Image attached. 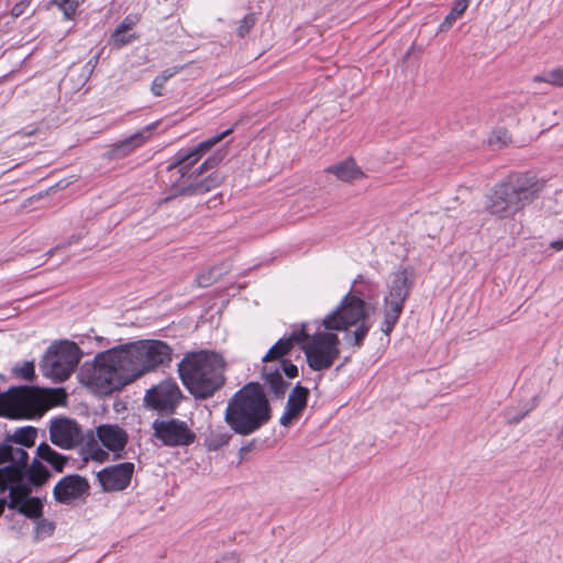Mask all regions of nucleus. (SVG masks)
Here are the masks:
<instances>
[{
	"label": "nucleus",
	"mask_w": 563,
	"mask_h": 563,
	"mask_svg": "<svg viewBox=\"0 0 563 563\" xmlns=\"http://www.w3.org/2000/svg\"><path fill=\"white\" fill-rule=\"evenodd\" d=\"M172 352L159 340H140L101 352L88 369V384L103 395L120 390L145 373L168 365Z\"/></svg>",
	"instance_id": "1"
},
{
	"label": "nucleus",
	"mask_w": 563,
	"mask_h": 563,
	"mask_svg": "<svg viewBox=\"0 0 563 563\" xmlns=\"http://www.w3.org/2000/svg\"><path fill=\"white\" fill-rule=\"evenodd\" d=\"M233 132V128L200 142L191 150L177 152L173 162L168 165V170L177 178L172 184L173 196H198L203 195L218 186L223 180V177L213 172L205 178H200L202 173L208 168H213L219 164L222 156H210L200 166L194 168V165L201 158L203 154L210 151L214 145L221 142L225 136Z\"/></svg>",
	"instance_id": "2"
},
{
	"label": "nucleus",
	"mask_w": 563,
	"mask_h": 563,
	"mask_svg": "<svg viewBox=\"0 0 563 563\" xmlns=\"http://www.w3.org/2000/svg\"><path fill=\"white\" fill-rule=\"evenodd\" d=\"M272 417L268 399L258 383H247L240 388L228 401L224 421L240 435H250Z\"/></svg>",
	"instance_id": "3"
},
{
	"label": "nucleus",
	"mask_w": 563,
	"mask_h": 563,
	"mask_svg": "<svg viewBox=\"0 0 563 563\" xmlns=\"http://www.w3.org/2000/svg\"><path fill=\"white\" fill-rule=\"evenodd\" d=\"M224 361L212 351L186 353L178 364L179 377L187 390L197 399L214 395L225 383Z\"/></svg>",
	"instance_id": "4"
},
{
	"label": "nucleus",
	"mask_w": 563,
	"mask_h": 563,
	"mask_svg": "<svg viewBox=\"0 0 563 563\" xmlns=\"http://www.w3.org/2000/svg\"><path fill=\"white\" fill-rule=\"evenodd\" d=\"M542 185L529 175H514L497 183L486 197L485 210L499 219L514 217L532 203Z\"/></svg>",
	"instance_id": "5"
},
{
	"label": "nucleus",
	"mask_w": 563,
	"mask_h": 563,
	"mask_svg": "<svg viewBox=\"0 0 563 563\" xmlns=\"http://www.w3.org/2000/svg\"><path fill=\"white\" fill-rule=\"evenodd\" d=\"M413 282L407 269L397 271L387 284V292L383 302L384 319L380 330L388 336L397 324L409 298Z\"/></svg>",
	"instance_id": "6"
},
{
	"label": "nucleus",
	"mask_w": 563,
	"mask_h": 563,
	"mask_svg": "<svg viewBox=\"0 0 563 563\" xmlns=\"http://www.w3.org/2000/svg\"><path fill=\"white\" fill-rule=\"evenodd\" d=\"M80 357L81 352L76 343L60 341L48 347L42 360L41 371L44 376L55 382H64L75 371Z\"/></svg>",
	"instance_id": "7"
},
{
	"label": "nucleus",
	"mask_w": 563,
	"mask_h": 563,
	"mask_svg": "<svg viewBox=\"0 0 563 563\" xmlns=\"http://www.w3.org/2000/svg\"><path fill=\"white\" fill-rule=\"evenodd\" d=\"M339 336L331 332H317L303 346L308 366L316 372L329 369L340 355Z\"/></svg>",
	"instance_id": "8"
},
{
	"label": "nucleus",
	"mask_w": 563,
	"mask_h": 563,
	"mask_svg": "<svg viewBox=\"0 0 563 563\" xmlns=\"http://www.w3.org/2000/svg\"><path fill=\"white\" fill-rule=\"evenodd\" d=\"M367 317L365 301L352 294V289L342 298L335 310L327 314L322 325L327 330H347L349 327L365 322Z\"/></svg>",
	"instance_id": "9"
},
{
	"label": "nucleus",
	"mask_w": 563,
	"mask_h": 563,
	"mask_svg": "<svg viewBox=\"0 0 563 563\" xmlns=\"http://www.w3.org/2000/svg\"><path fill=\"white\" fill-rule=\"evenodd\" d=\"M152 429L154 438L169 448L189 446L197 439L196 433L186 421L170 416L155 419Z\"/></svg>",
	"instance_id": "10"
},
{
	"label": "nucleus",
	"mask_w": 563,
	"mask_h": 563,
	"mask_svg": "<svg viewBox=\"0 0 563 563\" xmlns=\"http://www.w3.org/2000/svg\"><path fill=\"white\" fill-rule=\"evenodd\" d=\"M29 454L21 446L0 443V493L12 487L16 479L21 478L23 468L27 466Z\"/></svg>",
	"instance_id": "11"
},
{
	"label": "nucleus",
	"mask_w": 563,
	"mask_h": 563,
	"mask_svg": "<svg viewBox=\"0 0 563 563\" xmlns=\"http://www.w3.org/2000/svg\"><path fill=\"white\" fill-rule=\"evenodd\" d=\"M181 399L183 393L177 383L173 379H165L146 390L144 405L159 415L172 416Z\"/></svg>",
	"instance_id": "12"
},
{
	"label": "nucleus",
	"mask_w": 563,
	"mask_h": 563,
	"mask_svg": "<svg viewBox=\"0 0 563 563\" xmlns=\"http://www.w3.org/2000/svg\"><path fill=\"white\" fill-rule=\"evenodd\" d=\"M51 442L64 450H70L84 441V432L76 420L67 417L53 418L49 421Z\"/></svg>",
	"instance_id": "13"
},
{
	"label": "nucleus",
	"mask_w": 563,
	"mask_h": 563,
	"mask_svg": "<svg viewBox=\"0 0 563 563\" xmlns=\"http://www.w3.org/2000/svg\"><path fill=\"white\" fill-rule=\"evenodd\" d=\"M133 473L134 464L132 462H123L99 471L97 478L103 492H121L130 485Z\"/></svg>",
	"instance_id": "14"
},
{
	"label": "nucleus",
	"mask_w": 563,
	"mask_h": 563,
	"mask_svg": "<svg viewBox=\"0 0 563 563\" xmlns=\"http://www.w3.org/2000/svg\"><path fill=\"white\" fill-rule=\"evenodd\" d=\"M36 402V394L30 387L11 388L5 393H0V411L5 410L12 415H24L32 411Z\"/></svg>",
	"instance_id": "15"
},
{
	"label": "nucleus",
	"mask_w": 563,
	"mask_h": 563,
	"mask_svg": "<svg viewBox=\"0 0 563 563\" xmlns=\"http://www.w3.org/2000/svg\"><path fill=\"white\" fill-rule=\"evenodd\" d=\"M90 485L86 477L79 474H70L62 477L53 488L54 499L64 505L87 496Z\"/></svg>",
	"instance_id": "16"
},
{
	"label": "nucleus",
	"mask_w": 563,
	"mask_h": 563,
	"mask_svg": "<svg viewBox=\"0 0 563 563\" xmlns=\"http://www.w3.org/2000/svg\"><path fill=\"white\" fill-rule=\"evenodd\" d=\"M282 372L288 378H294L298 375L297 366L289 360H282L278 366L266 364L262 368V376L265 383L268 385L269 390L278 399L284 398L286 390L289 387V383L283 378Z\"/></svg>",
	"instance_id": "17"
},
{
	"label": "nucleus",
	"mask_w": 563,
	"mask_h": 563,
	"mask_svg": "<svg viewBox=\"0 0 563 563\" xmlns=\"http://www.w3.org/2000/svg\"><path fill=\"white\" fill-rule=\"evenodd\" d=\"M51 476L49 470L38 459H33L23 468L21 478L16 479L12 487L23 496L31 495L33 490L46 484Z\"/></svg>",
	"instance_id": "18"
},
{
	"label": "nucleus",
	"mask_w": 563,
	"mask_h": 563,
	"mask_svg": "<svg viewBox=\"0 0 563 563\" xmlns=\"http://www.w3.org/2000/svg\"><path fill=\"white\" fill-rule=\"evenodd\" d=\"M8 495V507L16 510L19 514L30 518L40 519L43 515V501L38 497L31 495L23 496L21 493L15 492V487H10Z\"/></svg>",
	"instance_id": "19"
},
{
	"label": "nucleus",
	"mask_w": 563,
	"mask_h": 563,
	"mask_svg": "<svg viewBox=\"0 0 563 563\" xmlns=\"http://www.w3.org/2000/svg\"><path fill=\"white\" fill-rule=\"evenodd\" d=\"M309 335L306 331V325L302 324L300 328L295 329L288 336L279 339L262 357L264 363L280 360L285 355L289 354L290 351L301 343L308 340Z\"/></svg>",
	"instance_id": "20"
},
{
	"label": "nucleus",
	"mask_w": 563,
	"mask_h": 563,
	"mask_svg": "<svg viewBox=\"0 0 563 563\" xmlns=\"http://www.w3.org/2000/svg\"><path fill=\"white\" fill-rule=\"evenodd\" d=\"M309 389L298 383L288 396L285 410L279 418V423L287 427L294 419H297L307 407Z\"/></svg>",
	"instance_id": "21"
},
{
	"label": "nucleus",
	"mask_w": 563,
	"mask_h": 563,
	"mask_svg": "<svg viewBox=\"0 0 563 563\" xmlns=\"http://www.w3.org/2000/svg\"><path fill=\"white\" fill-rule=\"evenodd\" d=\"M96 435L104 448L114 453L123 451L129 441L126 431L118 424H100L96 428Z\"/></svg>",
	"instance_id": "22"
},
{
	"label": "nucleus",
	"mask_w": 563,
	"mask_h": 563,
	"mask_svg": "<svg viewBox=\"0 0 563 563\" xmlns=\"http://www.w3.org/2000/svg\"><path fill=\"white\" fill-rule=\"evenodd\" d=\"M325 172L335 175L338 179L346 183L364 177V173L353 158H346L338 164L331 165Z\"/></svg>",
	"instance_id": "23"
},
{
	"label": "nucleus",
	"mask_w": 563,
	"mask_h": 563,
	"mask_svg": "<svg viewBox=\"0 0 563 563\" xmlns=\"http://www.w3.org/2000/svg\"><path fill=\"white\" fill-rule=\"evenodd\" d=\"M37 459L48 463L57 473H63L69 463V457L56 452L46 442L40 443L36 449Z\"/></svg>",
	"instance_id": "24"
},
{
	"label": "nucleus",
	"mask_w": 563,
	"mask_h": 563,
	"mask_svg": "<svg viewBox=\"0 0 563 563\" xmlns=\"http://www.w3.org/2000/svg\"><path fill=\"white\" fill-rule=\"evenodd\" d=\"M153 125H147L144 131L136 132L131 136L118 142L113 148L112 154L114 157H124L131 154L135 148L142 146L146 140L145 132H150Z\"/></svg>",
	"instance_id": "25"
},
{
	"label": "nucleus",
	"mask_w": 563,
	"mask_h": 563,
	"mask_svg": "<svg viewBox=\"0 0 563 563\" xmlns=\"http://www.w3.org/2000/svg\"><path fill=\"white\" fill-rule=\"evenodd\" d=\"M37 437V429L31 426L21 427L5 435L4 440L8 444L21 446L24 450L32 448L35 444Z\"/></svg>",
	"instance_id": "26"
},
{
	"label": "nucleus",
	"mask_w": 563,
	"mask_h": 563,
	"mask_svg": "<svg viewBox=\"0 0 563 563\" xmlns=\"http://www.w3.org/2000/svg\"><path fill=\"white\" fill-rule=\"evenodd\" d=\"M231 438L232 435L227 431L214 430L205 439V445L208 451H218L228 444Z\"/></svg>",
	"instance_id": "27"
},
{
	"label": "nucleus",
	"mask_w": 563,
	"mask_h": 563,
	"mask_svg": "<svg viewBox=\"0 0 563 563\" xmlns=\"http://www.w3.org/2000/svg\"><path fill=\"white\" fill-rule=\"evenodd\" d=\"M371 325L366 322H361L354 331H347L344 339L346 342L355 347H362L364 340L368 334Z\"/></svg>",
	"instance_id": "28"
},
{
	"label": "nucleus",
	"mask_w": 563,
	"mask_h": 563,
	"mask_svg": "<svg viewBox=\"0 0 563 563\" xmlns=\"http://www.w3.org/2000/svg\"><path fill=\"white\" fill-rule=\"evenodd\" d=\"M467 7L465 4V0H456L451 11L441 23L440 29L443 31L451 27L455 23V21L463 15Z\"/></svg>",
	"instance_id": "29"
},
{
	"label": "nucleus",
	"mask_w": 563,
	"mask_h": 563,
	"mask_svg": "<svg viewBox=\"0 0 563 563\" xmlns=\"http://www.w3.org/2000/svg\"><path fill=\"white\" fill-rule=\"evenodd\" d=\"M51 3L57 7L64 14L66 20H71L77 13L79 0H52Z\"/></svg>",
	"instance_id": "30"
},
{
	"label": "nucleus",
	"mask_w": 563,
	"mask_h": 563,
	"mask_svg": "<svg viewBox=\"0 0 563 563\" xmlns=\"http://www.w3.org/2000/svg\"><path fill=\"white\" fill-rule=\"evenodd\" d=\"M36 520H37L36 526H35L36 539L49 537L54 533L55 523L53 521H49L47 519H42V517Z\"/></svg>",
	"instance_id": "31"
},
{
	"label": "nucleus",
	"mask_w": 563,
	"mask_h": 563,
	"mask_svg": "<svg viewBox=\"0 0 563 563\" xmlns=\"http://www.w3.org/2000/svg\"><path fill=\"white\" fill-rule=\"evenodd\" d=\"M534 80L563 87V69L559 68L551 70L544 76H537Z\"/></svg>",
	"instance_id": "32"
},
{
	"label": "nucleus",
	"mask_w": 563,
	"mask_h": 563,
	"mask_svg": "<svg viewBox=\"0 0 563 563\" xmlns=\"http://www.w3.org/2000/svg\"><path fill=\"white\" fill-rule=\"evenodd\" d=\"M134 38L135 37L133 34H129L117 29L111 35V42L113 46L117 48L125 46L126 44L131 43Z\"/></svg>",
	"instance_id": "33"
},
{
	"label": "nucleus",
	"mask_w": 563,
	"mask_h": 563,
	"mask_svg": "<svg viewBox=\"0 0 563 563\" xmlns=\"http://www.w3.org/2000/svg\"><path fill=\"white\" fill-rule=\"evenodd\" d=\"M14 373L24 379L32 380L35 377L34 362H24L21 366L14 367Z\"/></svg>",
	"instance_id": "34"
},
{
	"label": "nucleus",
	"mask_w": 563,
	"mask_h": 563,
	"mask_svg": "<svg viewBox=\"0 0 563 563\" xmlns=\"http://www.w3.org/2000/svg\"><path fill=\"white\" fill-rule=\"evenodd\" d=\"M254 24H255L254 14L245 15L239 23V27L236 30L238 35L240 37H244L246 34H249V32L254 26Z\"/></svg>",
	"instance_id": "35"
},
{
	"label": "nucleus",
	"mask_w": 563,
	"mask_h": 563,
	"mask_svg": "<svg viewBox=\"0 0 563 563\" xmlns=\"http://www.w3.org/2000/svg\"><path fill=\"white\" fill-rule=\"evenodd\" d=\"M183 69H184V66L175 65L173 67H169V68H166L165 70H163L161 74L157 75V77H159L161 79H163L166 82L169 78L174 77L175 75L180 73Z\"/></svg>",
	"instance_id": "36"
},
{
	"label": "nucleus",
	"mask_w": 563,
	"mask_h": 563,
	"mask_svg": "<svg viewBox=\"0 0 563 563\" xmlns=\"http://www.w3.org/2000/svg\"><path fill=\"white\" fill-rule=\"evenodd\" d=\"M217 277L213 276V269L210 271L208 274H201L197 277V283L200 287H208L210 286Z\"/></svg>",
	"instance_id": "37"
},
{
	"label": "nucleus",
	"mask_w": 563,
	"mask_h": 563,
	"mask_svg": "<svg viewBox=\"0 0 563 563\" xmlns=\"http://www.w3.org/2000/svg\"><path fill=\"white\" fill-rule=\"evenodd\" d=\"M531 410V408H526L523 411L517 415H511L510 412L507 413V422L510 424H517L519 423Z\"/></svg>",
	"instance_id": "38"
},
{
	"label": "nucleus",
	"mask_w": 563,
	"mask_h": 563,
	"mask_svg": "<svg viewBox=\"0 0 563 563\" xmlns=\"http://www.w3.org/2000/svg\"><path fill=\"white\" fill-rule=\"evenodd\" d=\"M165 84L166 82L163 79H161L159 77L156 76L152 82V87H151L152 92L155 96H162Z\"/></svg>",
	"instance_id": "39"
},
{
	"label": "nucleus",
	"mask_w": 563,
	"mask_h": 563,
	"mask_svg": "<svg viewBox=\"0 0 563 563\" xmlns=\"http://www.w3.org/2000/svg\"><path fill=\"white\" fill-rule=\"evenodd\" d=\"M135 25V21L132 16H126L124 20L117 26V30L128 33Z\"/></svg>",
	"instance_id": "40"
},
{
	"label": "nucleus",
	"mask_w": 563,
	"mask_h": 563,
	"mask_svg": "<svg viewBox=\"0 0 563 563\" xmlns=\"http://www.w3.org/2000/svg\"><path fill=\"white\" fill-rule=\"evenodd\" d=\"M27 5H29L27 1H21V2L16 3V4H14L12 10H11V14L14 18L21 16L25 12V9H26Z\"/></svg>",
	"instance_id": "41"
},
{
	"label": "nucleus",
	"mask_w": 563,
	"mask_h": 563,
	"mask_svg": "<svg viewBox=\"0 0 563 563\" xmlns=\"http://www.w3.org/2000/svg\"><path fill=\"white\" fill-rule=\"evenodd\" d=\"M99 58H100V53H96L85 65V70L88 73V74H91L93 68L96 67V65L98 64L99 62Z\"/></svg>",
	"instance_id": "42"
},
{
	"label": "nucleus",
	"mask_w": 563,
	"mask_h": 563,
	"mask_svg": "<svg viewBox=\"0 0 563 563\" xmlns=\"http://www.w3.org/2000/svg\"><path fill=\"white\" fill-rule=\"evenodd\" d=\"M217 563H240V559L235 553H227L222 555Z\"/></svg>",
	"instance_id": "43"
},
{
	"label": "nucleus",
	"mask_w": 563,
	"mask_h": 563,
	"mask_svg": "<svg viewBox=\"0 0 563 563\" xmlns=\"http://www.w3.org/2000/svg\"><path fill=\"white\" fill-rule=\"evenodd\" d=\"M495 135H496V141L490 140L492 144L499 143L500 145H504L507 143L508 135L505 130H499V131L495 132Z\"/></svg>",
	"instance_id": "44"
},
{
	"label": "nucleus",
	"mask_w": 563,
	"mask_h": 563,
	"mask_svg": "<svg viewBox=\"0 0 563 563\" xmlns=\"http://www.w3.org/2000/svg\"><path fill=\"white\" fill-rule=\"evenodd\" d=\"M550 246L552 249H554L555 251H562L563 250V238L552 241Z\"/></svg>",
	"instance_id": "45"
},
{
	"label": "nucleus",
	"mask_w": 563,
	"mask_h": 563,
	"mask_svg": "<svg viewBox=\"0 0 563 563\" xmlns=\"http://www.w3.org/2000/svg\"><path fill=\"white\" fill-rule=\"evenodd\" d=\"M9 500L7 498H0V516L3 514L5 506H8Z\"/></svg>",
	"instance_id": "46"
},
{
	"label": "nucleus",
	"mask_w": 563,
	"mask_h": 563,
	"mask_svg": "<svg viewBox=\"0 0 563 563\" xmlns=\"http://www.w3.org/2000/svg\"><path fill=\"white\" fill-rule=\"evenodd\" d=\"M251 446H252V443H250V444H247V445H245V446H242V448L240 449V454H241V455H244L245 453H247V452L251 450Z\"/></svg>",
	"instance_id": "47"
},
{
	"label": "nucleus",
	"mask_w": 563,
	"mask_h": 563,
	"mask_svg": "<svg viewBox=\"0 0 563 563\" xmlns=\"http://www.w3.org/2000/svg\"><path fill=\"white\" fill-rule=\"evenodd\" d=\"M78 241V238H76L75 235H73L69 241H68V244H73V243H76Z\"/></svg>",
	"instance_id": "48"
},
{
	"label": "nucleus",
	"mask_w": 563,
	"mask_h": 563,
	"mask_svg": "<svg viewBox=\"0 0 563 563\" xmlns=\"http://www.w3.org/2000/svg\"><path fill=\"white\" fill-rule=\"evenodd\" d=\"M347 361H349V358H347V357H346V358H344V362H343L341 365H339V366L336 367V371H339V369H340V368H341V367H342V366H343Z\"/></svg>",
	"instance_id": "49"
},
{
	"label": "nucleus",
	"mask_w": 563,
	"mask_h": 563,
	"mask_svg": "<svg viewBox=\"0 0 563 563\" xmlns=\"http://www.w3.org/2000/svg\"><path fill=\"white\" fill-rule=\"evenodd\" d=\"M470 1H471V0H465V4H466V7H467V8H468V5H470Z\"/></svg>",
	"instance_id": "50"
}]
</instances>
